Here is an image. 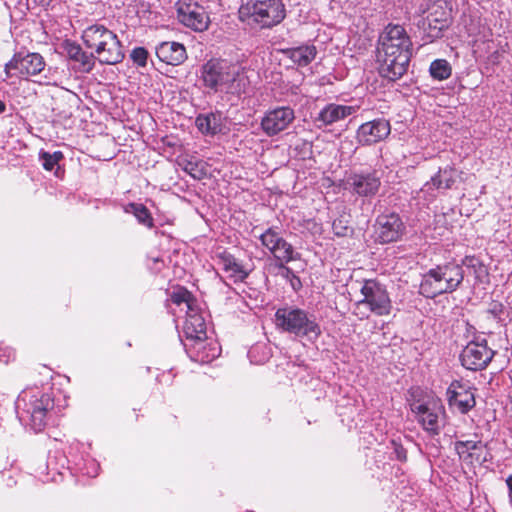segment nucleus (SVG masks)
Listing matches in <instances>:
<instances>
[{
  "label": "nucleus",
  "mask_w": 512,
  "mask_h": 512,
  "mask_svg": "<svg viewBox=\"0 0 512 512\" xmlns=\"http://www.w3.org/2000/svg\"><path fill=\"white\" fill-rule=\"evenodd\" d=\"M412 50L413 44L405 28L388 24L379 35L376 48L380 75L390 81L400 79L407 72Z\"/></svg>",
  "instance_id": "f257e3e1"
},
{
  "label": "nucleus",
  "mask_w": 512,
  "mask_h": 512,
  "mask_svg": "<svg viewBox=\"0 0 512 512\" xmlns=\"http://www.w3.org/2000/svg\"><path fill=\"white\" fill-rule=\"evenodd\" d=\"M87 48L93 50L101 64L116 65L125 57L123 46L118 36L103 24L88 26L82 34Z\"/></svg>",
  "instance_id": "f03ea898"
},
{
  "label": "nucleus",
  "mask_w": 512,
  "mask_h": 512,
  "mask_svg": "<svg viewBox=\"0 0 512 512\" xmlns=\"http://www.w3.org/2000/svg\"><path fill=\"white\" fill-rule=\"evenodd\" d=\"M201 78L205 87L213 90H226L230 93L245 92L247 78L239 67L225 60L211 59L201 69Z\"/></svg>",
  "instance_id": "7ed1b4c3"
},
{
  "label": "nucleus",
  "mask_w": 512,
  "mask_h": 512,
  "mask_svg": "<svg viewBox=\"0 0 512 512\" xmlns=\"http://www.w3.org/2000/svg\"><path fill=\"white\" fill-rule=\"evenodd\" d=\"M275 325L282 332L311 343L316 342L322 333L316 316L295 306L278 308L275 312Z\"/></svg>",
  "instance_id": "20e7f679"
},
{
  "label": "nucleus",
  "mask_w": 512,
  "mask_h": 512,
  "mask_svg": "<svg viewBox=\"0 0 512 512\" xmlns=\"http://www.w3.org/2000/svg\"><path fill=\"white\" fill-rule=\"evenodd\" d=\"M464 279L462 265L456 262H447L428 270L420 283V294L426 298H435L442 294L456 291Z\"/></svg>",
  "instance_id": "39448f33"
},
{
  "label": "nucleus",
  "mask_w": 512,
  "mask_h": 512,
  "mask_svg": "<svg viewBox=\"0 0 512 512\" xmlns=\"http://www.w3.org/2000/svg\"><path fill=\"white\" fill-rule=\"evenodd\" d=\"M54 402L49 394L29 395L22 392L16 401V411L21 421L26 422L35 432H40L46 425L48 412L53 409Z\"/></svg>",
  "instance_id": "423d86ee"
},
{
  "label": "nucleus",
  "mask_w": 512,
  "mask_h": 512,
  "mask_svg": "<svg viewBox=\"0 0 512 512\" xmlns=\"http://www.w3.org/2000/svg\"><path fill=\"white\" fill-rule=\"evenodd\" d=\"M467 338L472 337L462 349L459 360L461 365L470 371L484 370L492 361L495 351L487 344V340L477 335L476 329L467 324Z\"/></svg>",
  "instance_id": "0eeeda50"
},
{
  "label": "nucleus",
  "mask_w": 512,
  "mask_h": 512,
  "mask_svg": "<svg viewBox=\"0 0 512 512\" xmlns=\"http://www.w3.org/2000/svg\"><path fill=\"white\" fill-rule=\"evenodd\" d=\"M363 299L357 302V309L368 308L370 313L377 316L389 315L392 303L384 285L374 279L363 282L360 290Z\"/></svg>",
  "instance_id": "6e6552de"
},
{
  "label": "nucleus",
  "mask_w": 512,
  "mask_h": 512,
  "mask_svg": "<svg viewBox=\"0 0 512 512\" xmlns=\"http://www.w3.org/2000/svg\"><path fill=\"white\" fill-rule=\"evenodd\" d=\"M249 20L260 28H271L283 21L285 5L281 0H263L248 3L245 7Z\"/></svg>",
  "instance_id": "1a4fd4ad"
},
{
  "label": "nucleus",
  "mask_w": 512,
  "mask_h": 512,
  "mask_svg": "<svg viewBox=\"0 0 512 512\" xmlns=\"http://www.w3.org/2000/svg\"><path fill=\"white\" fill-rule=\"evenodd\" d=\"M259 240L276 261V264L289 263L300 259V254L286 241L277 227H269L259 235Z\"/></svg>",
  "instance_id": "9d476101"
},
{
  "label": "nucleus",
  "mask_w": 512,
  "mask_h": 512,
  "mask_svg": "<svg viewBox=\"0 0 512 512\" xmlns=\"http://www.w3.org/2000/svg\"><path fill=\"white\" fill-rule=\"evenodd\" d=\"M44 58L35 52H17L10 61L5 64L4 73L6 78L18 76L28 79L31 76L40 74L45 68Z\"/></svg>",
  "instance_id": "9b49d317"
},
{
  "label": "nucleus",
  "mask_w": 512,
  "mask_h": 512,
  "mask_svg": "<svg viewBox=\"0 0 512 512\" xmlns=\"http://www.w3.org/2000/svg\"><path fill=\"white\" fill-rule=\"evenodd\" d=\"M405 231L406 226L397 213H383L376 218L374 224L375 240L381 244L399 241Z\"/></svg>",
  "instance_id": "f8f14e48"
},
{
  "label": "nucleus",
  "mask_w": 512,
  "mask_h": 512,
  "mask_svg": "<svg viewBox=\"0 0 512 512\" xmlns=\"http://www.w3.org/2000/svg\"><path fill=\"white\" fill-rule=\"evenodd\" d=\"M176 12L179 23L195 32H203L209 28L208 12L196 2L179 1L176 3Z\"/></svg>",
  "instance_id": "ddd939ff"
},
{
  "label": "nucleus",
  "mask_w": 512,
  "mask_h": 512,
  "mask_svg": "<svg viewBox=\"0 0 512 512\" xmlns=\"http://www.w3.org/2000/svg\"><path fill=\"white\" fill-rule=\"evenodd\" d=\"M294 120L295 113L291 107H276L264 114L261 128L267 136L273 137L286 130Z\"/></svg>",
  "instance_id": "4468645a"
},
{
  "label": "nucleus",
  "mask_w": 512,
  "mask_h": 512,
  "mask_svg": "<svg viewBox=\"0 0 512 512\" xmlns=\"http://www.w3.org/2000/svg\"><path fill=\"white\" fill-rule=\"evenodd\" d=\"M474 390L468 383L452 381L446 391L450 408H455L462 414L468 413L476 405Z\"/></svg>",
  "instance_id": "2eb2a0df"
},
{
  "label": "nucleus",
  "mask_w": 512,
  "mask_h": 512,
  "mask_svg": "<svg viewBox=\"0 0 512 512\" xmlns=\"http://www.w3.org/2000/svg\"><path fill=\"white\" fill-rule=\"evenodd\" d=\"M390 132L389 121L384 118H377L360 125L356 132V138L358 143L363 146L372 145L386 139Z\"/></svg>",
  "instance_id": "dca6fc26"
},
{
  "label": "nucleus",
  "mask_w": 512,
  "mask_h": 512,
  "mask_svg": "<svg viewBox=\"0 0 512 512\" xmlns=\"http://www.w3.org/2000/svg\"><path fill=\"white\" fill-rule=\"evenodd\" d=\"M347 183L352 192L360 197L375 196L381 186L380 176L376 171L353 173L348 177Z\"/></svg>",
  "instance_id": "f3484780"
},
{
  "label": "nucleus",
  "mask_w": 512,
  "mask_h": 512,
  "mask_svg": "<svg viewBox=\"0 0 512 512\" xmlns=\"http://www.w3.org/2000/svg\"><path fill=\"white\" fill-rule=\"evenodd\" d=\"M183 332L187 340L193 341L199 348L203 346L207 337L206 322L197 306L190 310H186V320L184 322Z\"/></svg>",
  "instance_id": "a211bd4d"
},
{
  "label": "nucleus",
  "mask_w": 512,
  "mask_h": 512,
  "mask_svg": "<svg viewBox=\"0 0 512 512\" xmlns=\"http://www.w3.org/2000/svg\"><path fill=\"white\" fill-rule=\"evenodd\" d=\"M158 59L168 65L178 66L187 59L186 48L183 44L175 41H164L155 47Z\"/></svg>",
  "instance_id": "6ab92c4d"
},
{
  "label": "nucleus",
  "mask_w": 512,
  "mask_h": 512,
  "mask_svg": "<svg viewBox=\"0 0 512 512\" xmlns=\"http://www.w3.org/2000/svg\"><path fill=\"white\" fill-rule=\"evenodd\" d=\"M457 172L456 169L451 166L440 168L438 172L431 178L430 181L426 182L421 189V192L428 194L431 197H435V190H448L451 189L456 181Z\"/></svg>",
  "instance_id": "aec40b11"
},
{
  "label": "nucleus",
  "mask_w": 512,
  "mask_h": 512,
  "mask_svg": "<svg viewBox=\"0 0 512 512\" xmlns=\"http://www.w3.org/2000/svg\"><path fill=\"white\" fill-rule=\"evenodd\" d=\"M195 126L206 136H214L225 129V117L220 111L201 113L195 119Z\"/></svg>",
  "instance_id": "412c9836"
},
{
  "label": "nucleus",
  "mask_w": 512,
  "mask_h": 512,
  "mask_svg": "<svg viewBox=\"0 0 512 512\" xmlns=\"http://www.w3.org/2000/svg\"><path fill=\"white\" fill-rule=\"evenodd\" d=\"M66 52L68 58L74 62V69L81 73H89L95 66L97 59L93 52L84 51L80 45L76 43H67Z\"/></svg>",
  "instance_id": "4be33fe9"
},
{
  "label": "nucleus",
  "mask_w": 512,
  "mask_h": 512,
  "mask_svg": "<svg viewBox=\"0 0 512 512\" xmlns=\"http://www.w3.org/2000/svg\"><path fill=\"white\" fill-rule=\"evenodd\" d=\"M356 112V108L348 105L327 104L322 108L316 118L321 126H329L339 122Z\"/></svg>",
  "instance_id": "5701e85b"
},
{
  "label": "nucleus",
  "mask_w": 512,
  "mask_h": 512,
  "mask_svg": "<svg viewBox=\"0 0 512 512\" xmlns=\"http://www.w3.org/2000/svg\"><path fill=\"white\" fill-rule=\"evenodd\" d=\"M448 26L449 21L444 12L440 17L430 13L418 23V27L423 30L425 37L430 42L441 38L443 32L448 28Z\"/></svg>",
  "instance_id": "b1692460"
},
{
  "label": "nucleus",
  "mask_w": 512,
  "mask_h": 512,
  "mask_svg": "<svg viewBox=\"0 0 512 512\" xmlns=\"http://www.w3.org/2000/svg\"><path fill=\"white\" fill-rule=\"evenodd\" d=\"M418 416L419 422L422 424L425 430L433 434H438L440 430L439 415L441 413V406L430 407L428 404H419L412 408Z\"/></svg>",
  "instance_id": "393cba45"
},
{
  "label": "nucleus",
  "mask_w": 512,
  "mask_h": 512,
  "mask_svg": "<svg viewBox=\"0 0 512 512\" xmlns=\"http://www.w3.org/2000/svg\"><path fill=\"white\" fill-rule=\"evenodd\" d=\"M282 54L299 67L308 66L316 57L317 49L314 45H301L298 47L285 48Z\"/></svg>",
  "instance_id": "a878e982"
},
{
  "label": "nucleus",
  "mask_w": 512,
  "mask_h": 512,
  "mask_svg": "<svg viewBox=\"0 0 512 512\" xmlns=\"http://www.w3.org/2000/svg\"><path fill=\"white\" fill-rule=\"evenodd\" d=\"M218 264L222 266L223 270L230 273V277L237 281H244L249 272L236 260V258L229 253H222L218 256Z\"/></svg>",
  "instance_id": "bb28decb"
},
{
  "label": "nucleus",
  "mask_w": 512,
  "mask_h": 512,
  "mask_svg": "<svg viewBox=\"0 0 512 512\" xmlns=\"http://www.w3.org/2000/svg\"><path fill=\"white\" fill-rule=\"evenodd\" d=\"M124 210L126 213L134 215L139 224L149 229L154 227V219L145 205L141 203H129Z\"/></svg>",
  "instance_id": "cd10ccee"
},
{
  "label": "nucleus",
  "mask_w": 512,
  "mask_h": 512,
  "mask_svg": "<svg viewBox=\"0 0 512 512\" xmlns=\"http://www.w3.org/2000/svg\"><path fill=\"white\" fill-rule=\"evenodd\" d=\"M429 72L433 79L443 81L451 76L452 67L446 59H436L430 64Z\"/></svg>",
  "instance_id": "c85d7f7f"
},
{
  "label": "nucleus",
  "mask_w": 512,
  "mask_h": 512,
  "mask_svg": "<svg viewBox=\"0 0 512 512\" xmlns=\"http://www.w3.org/2000/svg\"><path fill=\"white\" fill-rule=\"evenodd\" d=\"M332 230L337 237H346L353 233L350 226V215L343 213L332 222Z\"/></svg>",
  "instance_id": "c756f323"
},
{
  "label": "nucleus",
  "mask_w": 512,
  "mask_h": 512,
  "mask_svg": "<svg viewBox=\"0 0 512 512\" xmlns=\"http://www.w3.org/2000/svg\"><path fill=\"white\" fill-rule=\"evenodd\" d=\"M483 444L481 441H456L455 442V451L464 461L472 458V453L468 452L469 450H477L482 447Z\"/></svg>",
  "instance_id": "7c9ffc66"
},
{
  "label": "nucleus",
  "mask_w": 512,
  "mask_h": 512,
  "mask_svg": "<svg viewBox=\"0 0 512 512\" xmlns=\"http://www.w3.org/2000/svg\"><path fill=\"white\" fill-rule=\"evenodd\" d=\"M171 301L180 306L185 305L186 310H190L196 306V300L192 297L191 293L186 289H179L174 291L170 296Z\"/></svg>",
  "instance_id": "2f4dec72"
},
{
  "label": "nucleus",
  "mask_w": 512,
  "mask_h": 512,
  "mask_svg": "<svg viewBox=\"0 0 512 512\" xmlns=\"http://www.w3.org/2000/svg\"><path fill=\"white\" fill-rule=\"evenodd\" d=\"M288 263L276 264L277 268L280 270V275L289 281L291 288L297 292L302 288V282L299 276L295 274V272L287 266Z\"/></svg>",
  "instance_id": "473e14b6"
},
{
  "label": "nucleus",
  "mask_w": 512,
  "mask_h": 512,
  "mask_svg": "<svg viewBox=\"0 0 512 512\" xmlns=\"http://www.w3.org/2000/svg\"><path fill=\"white\" fill-rule=\"evenodd\" d=\"M63 158L64 155L61 151H55L53 153L41 151L39 153V159L42 162V166L47 171H52Z\"/></svg>",
  "instance_id": "72a5a7b5"
},
{
  "label": "nucleus",
  "mask_w": 512,
  "mask_h": 512,
  "mask_svg": "<svg viewBox=\"0 0 512 512\" xmlns=\"http://www.w3.org/2000/svg\"><path fill=\"white\" fill-rule=\"evenodd\" d=\"M130 58L138 67H145L147 64L148 51L144 47H136L131 51Z\"/></svg>",
  "instance_id": "f704fd0d"
},
{
  "label": "nucleus",
  "mask_w": 512,
  "mask_h": 512,
  "mask_svg": "<svg viewBox=\"0 0 512 512\" xmlns=\"http://www.w3.org/2000/svg\"><path fill=\"white\" fill-rule=\"evenodd\" d=\"M460 265L472 269L476 274H480L484 271V265L475 256H465Z\"/></svg>",
  "instance_id": "c9c22d12"
},
{
  "label": "nucleus",
  "mask_w": 512,
  "mask_h": 512,
  "mask_svg": "<svg viewBox=\"0 0 512 512\" xmlns=\"http://www.w3.org/2000/svg\"><path fill=\"white\" fill-rule=\"evenodd\" d=\"M391 444L393 446V453L395 454L396 459L401 462H405L407 460L406 449L400 443L394 440L391 442Z\"/></svg>",
  "instance_id": "e433bc0d"
},
{
  "label": "nucleus",
  "mask_w": 512,
  "mask_h": 512,
  "mask_svg": "<svg viewBox=\"0 0 512 512\" xmlns=\"http://www.w3.org/2000/svg\"><path fill=\"white\" fill-rule=\"evenodd\" d=\"M3 357L4 358H2V355H0V362L8 364L15 357L14 351L12 349H5Z\"/></svg>",
  "instance_id": "4c0bfd02"
},
{
  "label": "nucleus",
  "mask_w": 512,
  "mask_h": 512,
  "mask_svg": "<svg viewBox=\"0 0 512 512\" xmlns=\"http://www.w3.org/2000/svg\"><path fill=\"white\" fill-rule=\"evenodd\" d=\"M354 314L356 316H358L360 319L368 318L369 317V310H368V308H362L360 310L357 309V302H356L355 303Z\"/></svg>",
  "instance_id": "58836bf2"
},
{
  "label": "nucleus",
  "mask_w": 512,
  "mask_h": 512,
  "mask_svg": "<svg viewBox=\"0 0 512 512\" xmlns=\"http://www.w3.org/2000/svg\"><path fill=\"white\" fill-rule=\"evenodd\" d=\"M502 304L500 303H493L489 312H491L494 316H498L499 313L502 312Z\"/></svg>",
  "instance_id": "ea45409f"
},
{
  "label": "nucleus",
  "mask_w": 512,
  "mask_h": 512,
  "mask_svg": "<svg viewBox=\"0 0 512 512\" xmlns=\"http://www.w3.org/2000/svg\"><path fill=\"white\" fill-rule=\"evenodd\" d=\"M506 485L508 487L509 503L512 505V475H509L506 479Z\"/></svg>",
  "instance_id": "a19ab883"
},
{
  "label": "nucleus",
  "mask_w": 512,
  "mask_h": 512,
  "mask_svg": "<svg viewBox=\"0 0 512 512\" xmlns=\"http://www.w3.org/2000/svg\"><path fill=\"white\" fill-rule=\"evenodd\" d=\"M41 6H49L52 0H35Z\"/></svg>",
  "instance_id": "79ce46f5"
},
{
  "label": "nucleus",
  "mask_w": 512,
  "mask_h": 512,
  "mask_svg": "<svg viewBox=\"0 0 512 512\" xmlns=\"http://www.w3.org/2000/svg\"><path fill=\"white\" fill-rule=\"evenodd\" d=\"M6 111V104L4 101L0 100V114Z\"/></svg>",
  "instance_id": "37998d69"
},
{
  "label": "nucleus",
  "mask_w": 512,
  "mask_h": 512,
  "mask_svg": "<svg viewBox=\"0 0 512 512\" xmlns=\"http://www.w3.org/2000/svg\"><path fill=\"white\" fill-rule=\"evenodd\" d=\"M491 458H492V455H491L490 453H488V454H486V455L484 456V458H483V461H482V462L489 461V460H491Z\"/></svg>",
  "instance_id": "c03bdc74"
},
{
  "label": "nucleus",
  "mask_w": 512,
  "mask_h": 512,
  "mask_svg": "<svg viewBox=\"0 0 512 512\" xmlns=\"http://www.w3.org/2000/svg\"><path fill=\"white\" fill-rule=\"evenodd\" d=\"M189 167H192V163H191V162H189V163H188V165L185 167V170H186V171H188ZM192 169H193V168H191V170H192Z\"/></svg>",
  "instance_id": "a18cd8bd"
}]
</instances>
